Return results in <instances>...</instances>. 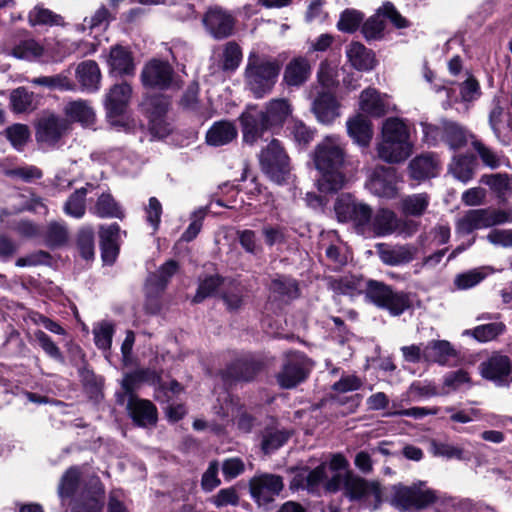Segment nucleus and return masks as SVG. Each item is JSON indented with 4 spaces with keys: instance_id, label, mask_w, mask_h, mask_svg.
Listing matches in <instances>:
<instances>
[{
    "instance_id": "obj_1",
    "label": "nucleus",
    "mask_w": 512,
    "mask_h": 512,
    "mask_svg": "<svg viewBox=\"0 0 512 512\" xmlns=\"http://www.w3.org/2000/svg\"><path fill=\"white\" fill-rule=\"evenodd\" d=\"M345 158L344 144L337 135L326 136L315 146L313 160L316 169L322 174L318 180L322 192L333 193L343 188L345 175L342 168Z\"/></svg>"
},
{
    "instance_id": "obj_2",
    "label": "nucleus",
    "mask_w": 512,
    "mask_h": 512,
    "mask_svg": "<svg viewBox=\"0 0 512 512\" xmlns=\"http://www.w3.org/2000/svg\"><path fill=\"white\" fill-rule=\"evenodd\" d=\"M280 71L279 60L252 50L244 70L245 85L256 99L264 98L273 91Z\"/></svg>"
},
{
    "instance_id": "obj_3",
    "label": "nucleus",
    "mask_w": 512,
    "mask_h": 512,
    "mask_svg": "<svg viewBox=\"0 0 512 512\" xmlns=\"http://www.w3.org/2000/svg\"><path fill=\"white\" fill-rule=\"evenodd\" d=\"M512 223V209L480 208L466 211L456 220V233L471 235L474 231Z\"/></svg>"
},
{
    "instance_id": "obj_4",
    "label": "nucleus",
    "mask_w": 512,
    "mask_h": 512,
    "mask_svg": "<svg viewBox=\"0 0 512 512\" xmlns=\"http://www.w3.org/2000/svg\"><path fill=\"white\" fill-rule=\"evenodd\" d=\"M365 297L381 309H386L392 316H399L411 307L409 294L395 291L391 286L377 280H368Z\"/></svg>"
},
{
    "instance_id": "obj_5",
    "label": "nucleus",
    "mask_w": 512,
    "mask_h": 512,
    "mask_svg": "<svg viewBox=\"0 0 512 512\" xmlns=\"http://www.w3.org/2000/svg\"><path fill=\"white\" fill-rule=\"evenodd\" d=\"M334 211L339 222L353 224L355 231L363 236L369 234L372 208L351 194H341L335 201Z\"/></svg>"
},
{
    "instance_id": "obj_6",
    "label": "nucleus",
    "mask_w": 512,
    "mask_h": 512,
    "mask_svg": "<svg viewBox=\"0 0 512 512\" xmlns=\"http://www.w3.org/2000/svg\"><path fill=\"white\" fill-rule=\"evenodd\" d=\"M313 368V362L301 351H288L283 354L281 368L275 375L282 389H293L303 383Z\"/></svg>"
},
{
    "instance_id": "obj_7",
    "label": "nucleus",
    "mask_w": 512,
    "mask_h": 512,
    "mask_svg": "<svg viewBox=\"0 0 512 512\" xmlns=\"http://www.w3.org/2000/svg\"><path fill=\"white\" fill-rule=\"evenodd\" d=\"M262 171L275 183L282 184L290 176V159L281 142L272 139L259 155Z\"/></svg>"
},
{
    "instance_id": "obj_8",
    "label": "nucleus",
    "mask_w": 512,
    "mask_h": 512,
    "mask_svg": "<svg viewBox=\"0 0 512 512\" xmlns=\"http://www.w3.org/2000/svg\"><path fill=\"white\" fill-rule=\"evenodd\" d=\"M437 499L435 492L426 486L425 482H418L411 486H394L392 504L401 511L420 510L433 504Z\"/></svg>"
},
{
    "instance_id": "obj_9",
    "label": "nucleus",
    "mask_w": 512,
    "mask_h": 512,
    "mask_svg": "<svg viewBox=\"0 0 512 512\" xmlns=\"http://www.w3.org/2000/svg\"><path fill=\"white\" fill-rule=\"evenodd\" d=\"M369 224V234L367 236L383 237L395 232L410 236L418 229L416 223L411 220H400L394 211L387 208H380L374 214L372 213Z\"/></svg>"
},
{
    "instance_id": "obj_10",
    "label": "nucleus",
    "mask_w": 512,
    "mask_h": 512,
    "mask_svg": "<svg viewBox=\"0 0 512 512\" xmlns=\"http://www.w3.org/2000/svg\"><path fill=\"white\" fill-rule=\"evenodd\" d=\"M239 121L243 141L247 144L253 145L263 137L265 132L274 133L262 110L256 106L247 107L240 115Z\"/></svg>"
},
{
    "instance_id": "obj_11",
    "label": "nucleus",
    "mask_w": 512,
    "mask_h": 512,
    "mask_svg": "<svg viewBox=\"0 0 512 512\" xmlns=\"http://www.w3.org/2000/svg\"><path fill=\"white\" fill-rule=\"evenodd\" d=\"M202 22L209 34L217 40L232 35L235 26V19L232 14L220 6L209 7L203 16Z\"/></svg>"
},
{
    "instance_id": "obj_12",
    "label": "nucleus",
    "mask_w": 512,
    "mask_h": 512,
    "mask_svg": "<svg viewBox=\"0 0 512 512\" xmlns=\"http://www.w3.org/2000/svg\"><path fill=\"white\" fill-rule=\"evenodd\" d=\"M141 81L146 87L165 90L173 84L174 70L167 62L152 60L143 68Z\"/></svg>"
},
{
    "instance_id": "obj_13",
    "label": "nucleus",
    "mask_w": 512,
    "mask_h": 512,
    "mask_svg": "<svg viewBox=\"0 0 512 512\" xmlns=\"http://www.w3.org/2000/svg\"><path fill=\"white\" fill-rule=\"evenodd\" d=\"M398 177L392 167L377 166L367 183L370 192L378 197L394 198L397 194Z\"/></svg>"
},
{
    "instance_id": "obj_14",
    "label": "nucleus",
    "mask_w": 512,
    "mask_h": 512,
    "mask_svg": "<svg viewBox=\"0 0 512 512\" xmlns=\"http://www.w3.org/2000/svg\"><path fill=\"white\" fill-rule=\"evenodd\" d=\"M489 126L495 137L504 144L512 138V114L505 110L500 97H494L488 116Z\"/></svg>"
},
{
    "instance_id": "obj_15",
    "label": "nucleus",
    "mask_w": 512,
    "mask_h": 512,
    "mask_svg": "<svg viewBox=\"0 0 512 512\" xmlns=\"http://www.w3.org/2000/svg\"><path fill=\"white\" fill-rule=\"evenodd\" d=\"M480 372L483 378L493 381L496 385L505 386L509 383L512 363L508 356L493 353L480 364Z\"/></svg>"
},
{
    "instance_id": "obj_16",
    "label": "nucleus",
    "mask_w": 512,
    "mask_h": 512,
    "mask_svg": "<svg viewBox=\"0 0 512 512\" xmlns=\"http://www.w3.org/2000/svg\"><path fill=\"white\" fill-rule=\"evenodd\" d=\"M282 489V478L277 475L265 474L250 481L251 496L259 505L272 502Z\"/></svg>"
},
{
    "instance_id": "obj_17",
    "label": "nucleus",
    "mask_w": 512,
    "mask_h": 512,
    "mask_svg": "<svg viewBox=\"0 0 512 512\" xmlns=\"http://www.w3.org/2000/svg\"><path fill=\"white\" fill-rule=\"evenodd\" d=\"M346 496L351 500L379 503L381 489L378 483L368 482L358 476L347 474L344 482Z\"/></svg>"
},
{
    "instance_id": "obj_18",
    "label": "nucleus",
    "mask_w": 512,
    "mask_h": 512,
    "mask_svg": "<svg viewBox=\"0 0 512 512\" xmlns=\"http://www.w3.org/2000/svg\"><path fill=\"white\" fill-rule=\"evenodd\" d=\"M68 128L67 121L54 114L43 116L36 124V139L40 143L54 146Z\"/></svg>"
},
{
    "instance_id": "obj_19",
    "label": "nucleus",
    "mask_w": 512,
    "mask_h": 512,
    "mask_svg": "<svg viewBox=\"0 0 512 512\" xmlns=\"http://www.w3.org/2000/svg\"><path fill=\"white\" fill-rule=\"evenodd\" d=\"M377 254L383 264L388 266H401L410 263L416 256L417 248L411 244L388 245L376 244Z\"/></svg>"
},
{
    "instance_id": "obj_20",
    "label": "nucleus",
    "mask_w": 512,
    "mask_h": 512,
    "mask_svg": "<svg viewBox=\"0 0 512 512\" xmlns=\"http://www.w3.org/2000/svg\"><path fill=\"white\" fill-rule=\"evenodd\" d=\"M127 410L133 422L139 427H152L157 423V408L149 400L131 395L128 398Z\"/></svg>"
},
{
    "instance_id": "obj_21",
    "label": "nucleus",
    "mask_w": 512,
    "mask_h": 512,
    "mask_svg": "<svg viewBox=\"0 0 512 512\" xmlns=\"http://www.w3.org/2000/svg\"><path fill=\"white\" fill-rule=\"evenodd\" d=\"M311 73L312 67L306 57H294L285 66L282 83L289 88H299L309 80Z\"/></svg>"
},
{
    "instance_id": "obj_22",
    "label": "nucleus",
    "mask_w": 512,
    "mask_h": 512,
    "mask_svg": "<svg viewBox=\"0 0 512 512\" xmlns=\"http://www.w3.org/2000/svg\"><path fill=\"white\" fill-rule=\"evenodd\" d=\"M105 490L101 481L96 478L90 482L76 502L71 512H102L104 506Z\"/></svg>"
},
{
    "instance_id": "obj_23",
    "label": "nucleus",
    "mask_w": 512,
    "mask_h": 512,
    "mask_svg": "<svg viewBox=\"0 0 512 512\" xmlns=\"http://www.w3.org/2000/svg\"><path fill=\"white\" fill-rule=\"evenodd\" d=\"M120 232L117 223L101 225L99 228L101 256L105 263L112 264L118 255Z\"/></svg>"
},
{
    "instance_id": "obj_24",
    "label": "nucleus",
    "mask_w": 512,
    "mask_h": 512,
    "mask_svg": "<svg viewBox=\"0 0 512 512\" xmlns=\"http://www.w3.org/2000/svg\"><path fill=\"white\" fill-rule=\"evenodd\" d=\"M412 143L392 140L389 136H382L377 146L380 159L388 163H399L406 160L412 153Z\"/></svg>"
},
{
    "instance_id": "obj_25",
    "label": "nucleus",
    "mask_w": 512,
    "mask_h": 512,
    "mask_svg": "<svg viewBox=\"0 0 512 512\" xmlns=\"http://www.w3.org/2000/svg\"><path fill=\"white\" fill-rule=\"evenodd\" d=\"M360 109L373 117H382L390 110L389 98L375 88H367L360 94Z\"/></svg>"
},
{
    "instance_id": "obj_26",
    "label": "nucleus",
    "mask_w": 512,
    "mask_h": 512,
    "mask_svg": "<svg viewBox=\"0 0 512 512\" xmlns=\"http://www.w3.org/2000/svg\"><path fill=\"white\" fill-rule=\"evenodd\" d=\"M132 88L127 83L115 84L105 98V108L109 117L122 115L129 103Z\"/></svg>"
},
{
    "instance_id": "obj_27",
    "label": "nucleus",
    "mask_w": 512,
    "mask_h": 512,
    "mask_svg": "<svg viewBox=\"0 0 512 512\" xmlns=\"http://www.w3.org/2000/svg\"><path fill=\"white\" fill-rule=\"evenodd\" d=\"M75 76L82 91L94 93L100 89L101 71L94 60H85L79 63L75 70Z\"/></svg>"
},
{
    "instance_id": "obj_28",
    "label": "nucleus",
    "mask_w": 512,
    "mask_h": 512,
    "mask_svg": "<svg viewBox=\"0 0 512 512\" xmlns=\"http://www.w3.org/2000/svg\"><path fill=\"white\" fill-rule=\"evenodd\" d=\"M263 362L254 357L235 360L226 369V376L239 381H251L263 369Z\"/></svg>"
},
{
    "instance_id": "obj_29",
    "label": "nucleus",
    "mask_w": 512,
    "mask_h": 512,
    "mask_svg": "<svg viewBox=\"0 0 512 512\" xmlns=\"http://www.w3.org/2000/svg\"><path fill=\"white\" fill-rule=\"evenodd\" d=\"M292 110V105L289 100L285 98H274L266 103L265 110H262V112L272 130L276 132L283 127L287 118L292 114Z\"/></svg>"
},
{
    "instance_id": "obj_30",
    "label": "nucleus",
    "mask_w": 512,
    "mask_h": 512,
    "mask_svg": "<svg viewBox=\"0 0 512 512\" xmlns=\"http://www.w3.org/2000/svg\"><path fill=\"white\" fill-rule=\"evenodd\" d=\"M456 357V350L447 340H432L424 345L425 363H437L443 366Z\"/></svg>"
},
{
    "instance_id": "obj_31",
    "label": "nucleus",
    "mask_w": 512,
    "mask_h": 512,
    "mask_svg": "<svg viewBox=\"0 0 512 512\" xmlns=\"http://www.w3.org/2000/svg\"><path fill=\"white\" fill-rule=\"evenodd\" d=\"M64 114L73 122L84 127H92L96 121V114L90 102L83 99L69 101L63 109Z\"/></svg>"
},
{
    "instance_id": "obj_32",
    "label": "nucleus",
    "mask_w": 512,
    "mask_h": 512,
    "mask_svg": "<svg viewBox=\"0 0 512 512\" xmlns=\"http://www.w3.org/2000/svg\"><path fill=\"white\" fill-rule=\"evenodd\" d=\"M312 111L317 120L325 125L332 124L339 116L338 103L330 93H320L313 101Z\"/></svg>"
},
{
    "instance_id": "obj_33",
    "label": "nucleus",
    "mask_w": 512,
    "mask_h": 512,
    "mask_svg": "<svg viewBox=\"0 0 512 512\" xmlns=\"http://www.w3.org/2000/svg\"><path fill=\"white\" fill-rule=\"evenodd\" d=\"M413 179L424 180L435 177L439 170V160L434 153H425L415 157L409 164Z\"/></svg>"
},
{
    "instance_id": "obj_34",
    "label": "nucleus",
    "mask_w": 512,
    "mask_h": 512,
    "mask_svg": "<svg viewBox=\"0 0 512 512\" xmlns=\"http://www.w3.org/2000/svg\"><path fill=\"white\" fill-rule=\"evenodd\" d=\"M94 189V185L87 183L85 186L72 192L63 204V212L68 217L82 219L87 210L86 196Z\"/></svg>"
},
{
    "instance_id": "obj_35",
    "label": "nucleus",
    "mask_w": 512,
    "mask_h": 512,
    "mask_svg": "<svg viewBox=\"0 0 512 512\" xmlns=\"http://www.w3.org/2000/svg\"><path fill=\"white\" fill-rule=\"evenodd\" d=\"M238 131L234 123L221 120L215 122L206 133V142L210 146L219 147L232 142Z\"/></svg>"
},
{
    "instance_id": "obj_36",
    "label": "nucleus",
    "mask_w": 512,
    "mask_h": 512,
    "mask_svg": "<svg viewBox=\"0 0 512 512\" xmlns=\"http://www.w3.org/2000/svg\"><path fill=\"white\" fill-rule=\"evenodd\" d=\"M346 55L351 65L360 71H368L375 66L374 53L360 42H352L347 46Z\"/></svg>"
},
{
    "instance_id": "obj_37",
    "label": "nucleus",
    "mask_w": 512,
    "mask_h": 512,
    "mask_svg": "<svg viewBox=\"0 0 512 512\" xmlns=\"http://www.w3.org/2000/svg\"><path fill=\"white\" fill-rule=\"evenodd\" d=\"M443 132V142L451 150H458L463 148L468 143V140H471V136H474L473 134H470L468 130L461 124L446 119L443 120Z\"/></svg>"
},
{
    "instance_id": "obj_38",
    "label": "nucleus",
    "mask_w": 512,
    "mask_h": 512,
    "mask_svg": "<svg viewBox=\"0 0 512 512\" xmlns=\"http://www.w3.org/2000/svg\"><path fill=\"white\" fill-rule=\"evenodd\" d=\"M108 64L111 71L118 75H132L134 63L131 52L122 46H114L110 50Z\"/></svg>"
},
{
    "instance_id": "obj_39",
    "label": "nucleus",
    "mask_w": 512,
    "mask_h": 512,
    "mask_svg": "<svg viewBox=\"0 0 512 512\" xmlns=\"http://www.w3.org/2000/svg\"><path fill=\"white\" fill-rule=\"evenodd\" d=\"M430 200V195L425 192L407 195L400 200L399 209L407 217H421L428 209Z\"/></svg>"
},
{
    "instance_id": "obj_40",
    "label": "nucleus",
    "mask_w": 512,
    "mask_h": 512,
    "mask_svg": "<svg viewBox=\"0 0 512 512\" xmlns=\"http://www.w3.org/2000/svg\"><path fill=\"white\" fill-rule=\"evenodd\" d=\"M91 212L99 218H118L124 217V211L114 197L104 192L98 196Z\"/></svg>"
},
{
    "instance_id": "obj_41",
    "label": "nucleus",
    "mask_w": 512,
    "mask_h": 512,
    "mask_svg": "<svg viewBox=\"0 0 512 512\" xmlns=\"http://www.w3.org/2000/svg\"><path fill=\"white\" fill-rule=\"evenodd\" d=\"M30 83L35 86H43L50 90L76 91L77 85L70 78L68 72H62L51 76H39L32 78Z\"/></svg>"
},
{
    "instance_id": "obj_42",
    "label": "nucleus",
    "mask_w": 512,
    "mask_h": 512,
    "mask_svg": "<svg viewBox=\"0 0 512 512\" xmlns=\"http://www.w3.org/2000/svg\"><path fill=\"white\" fill-rule=\"evenodd\" d=\"M349 136L359 145L367 146L372 138L371 122L361 115L347 121Z\"/></svg>"
},
{
    "instance_id": "obj_43",
    "label": "nucleus",
    "mask_w": 512,
    "mask_h": 512,
    "mask_svg": "<svg viewBox=\"0 0 512 512\" xmlns=\"http://www.w3.org/2000/svg\"><path fill=\"white\" fill-rule=\"evenodd\" d=\"M242 49L235 41L224 44L220 55L218 69L223 72H234L242 61Z\"/></svg>"
},
{
    "instance_id": "obj_44",
    "label": "nucleus",
    "mask_w": 512,
    "mask_h": 512,
    "mask_svg": "<svg viewBox=\"0 0 512 512\" xmlns=\"http://www.w3.org/2000/svg\"><path fill=\"white\" fill-rule=\"evenodd\" d=\"M178 264L174 260H168L160 268L149 275L147 286L155 292L163 291L170 278L176 273Z\"/></svg>"
},
{
    "instance_id": "obj_45",
    "label": "nucleus",
    "mask_w": 512,
    "mask_h": 512,
    "mask_svg": "<svg viewBox=\"0 0 512 512\" xmlns=\"http://www.w3.org/2000/svg\"><path fill=\"white\" fill-rule=\"evenodd\" d=\"M95 233L91 226L81 227L76 235V247L81 257L92 260L95 255Z\"/></svg>"
},
{
    "instance_id": "obj_46",
    "label": "nucleus",
    "mask_w": 512,
    "mask_h": 512,
    "mask_svg": "<svg viewBox=\"0 0 512 512\" xmlns=\"http://www.w3.org/2000/svg\"><path fill=\"white\" fill-rule=\"evenodd\" d=\"M28 21L31 26H62L64 24V19L61 15L39 5L29 12Z\"/></svg>"
},
{
    "instance_id": "obj_47",
    "label": "nucleus",
    "mask_w": 512,
    "mask_h": 512,
    "mask_svg": "<svg viewBox=\"0 0 512 512\" xmlns=\"http://www.w3.org/2000/svg\"><path fill=\"white\" fill-rule=\"evenodd\" d=\"M10 108L15 113H25L35 108L34 94L25 87H18L10 93Z\"/></svg>"
},
{
    "instance_id": "obj_48",
    "label": "nucleus",
    "mask_w": 512,
    "mask_h": 512,
    "mask_svg": "<svg viewBox=\"0 0 512 512\" xmlns=\"http://www.w3.org/2000/svg\"><path fill=\"white\" fill-rule=\"evenodd\" d=\"M487 276L485 268H473L457 274L453 284L457 290H468L480 284Z\"/></svg>"
},
{
    "instance_id": "obj_49",
    "label": "nucleus",
    "mask_w": 512,
    "mask_h": 512,
    "mask_svg": "<svg viewBox=\"0 0 512 512\" xmlns=\"http://www.w3.org/2000/svg\"><path fill=\"white\" fill-rule=\"evenodd\" d=\"M43 47L34 39H25L16 44L11 51V54L22 60L33 61L43 55Z\"/></svg>"
},
{
    "instance_id": "obj_50",
    "label": "nucleus",
    "mask_w": 512,
    "mask_h": 512,
    "mask_svg": "<svg viewBox=\"0 0 512 512\" xmlns=\"http://www.w3.org/2000/svg\"><path fill=\"white\" fill-rule=\"evenodd\" d=\"M382 136H389L392 140L411 143L407 125L398 118H388L383 123Z\"/></svg>"
},
{
    "instance_id": "obj_51",
    "label": "nucleus",
    "mask_w": 512,
    "mask_h": 512,
    "mask_svg": "<svg viewBox=\"0 0 512 512\" xmlns=\"http://www.w3.org/2000/svg\"><path fill=\"white\" fill-rule=\"evenodd\" d=\"M505 331V325L502 322H492L476 326L473 329L466 330L465 335H470L479 342H488L494 340Z\"/></svg>"
},
{
    "instance_id": "obj_52",
    "label": "nucleus",
    "mask_w": 512,
    "mask_h": 512,
    "mask_svg": "<svg viewBox=\"0 0 512 512\" xmlns=\"http://www.w3.org/2000/svg\"><path fill=\"white\" fill-rule=\"evenodd\" d=\"M69 239L68 227L64 222H50L45 232L46 244L51 247L65 245Z\"/></svg>"
},
{
    "instance_id": "obj_53",
    "label": "nucleus",
    "mask_w": 512,
    "mask_h": 512,
    "mask_svg": "<svg viewBox=\"0 0 512 512\" xmlns=\"http://www.w3.org/2000/svg\"><path fill=\"white\" fill-rule=\"evenodd\" d=\"M227 279L219 275H211L200 281L197 292L193 298L194 303H200L205 298L213 296L217 289L226 285Z\"/></svg>"
},
{
    "instance_id": "obj_54",
    "label": "nucleus",
    "mask_w": 512,
    "mask_h": 512,
    "mask_svg": "<svg viewBox=\"0 0 512 512\" xmlns=\"http://www.w3.org/2000/svg\"><path fill=\"white\" fill-rule=\"evenodd\" d=\"M471 145L485 166L491 169H496L500 166L501 161L498 153L481 140L471 136Z\"/></svg>"
},
{
    "instance_id": "obj_55",
    "label": "nucleus",
    "mask_w": 512,
    "mask_h": 512,
    "mask_svg": "<svg viewBox=\"0 0 512 512\" xmlns=\"http://www.w3.org/2000/svg\"><path fill=\"white\" fill-rule=\"evenodd\" d=\"M327 468V465L322 463L305 475H301V487L309 492L318 491L320 485L327 478Z\"/></svg>"
},
{
    "instance_id": "obj_56",
    "label": "nucleus",
    "mask_w": 512,
    "mask_h": 512,
    "mask_svg": "<svg viewBox=\"0 0 512 512\" xmlns=\"http://www.w3.org/2000/svg\"><path fill=\"white\" fill-rule=\"evenodd\" d=\"M80 471L77 467L69 468L61 478L58 487V494L61 498H69L74 495L78 488Z\"/></svg>"
},
{
    "instance_id": "obj_57",
    "label": "nucleus",
    "mask_w": 512,
    "mask_h": 512,
    "mask_svg": "<svg viewBox=\"0 0 512 512\" xmlns=\"http://www.w3.org/2000/svg\"><path fill=\"white\" fill-rule=\"evenodd\" d=\"M4 134L16 150H22L30 137L28 126L20 123L7 127Z\"/></svg>"
},
{
    "instance_id": "obj_58",
    "label": "nucleus",
    "mask_w": 512,
    "mask_h": 512,
    "mask_svg": "<svg viewBox=\"0 0 512 512\" xmlns=\"http://www.w3.org/2000/svg\"><path fill=\"white\" fill-rule=\"evenodd\" d=\"M364 19L363 13L355 9H346L340 14L337 28L341 32L353 33L361 25Z\"/></svg>"
},
{
    "instance_id": "obj_59",
    "label": "nucleus",
    "mask_w": 512,
    "mask_h": 512,
    "mask_svg": "<svg viewBox=\"0 0 512 512\" xmlns=\"http://www.w3.org/2000/svg\"><path fill=\"white\" fill-rule=\"evenodd\" d=\"M271 290L281 296L296 298L299 294L297 281L287 276H277L271 282Z\"/></svg>"
},
{
    "instance_id": "obj_60",
    "label": "nucleus",
    "mask_w": 512,
    "mask_h": 512,
    "mask_svg": "<svg viewBox=\"0 0 512 512\" xmlns=\"http://www.w3.org/2000/svg\"><path fill=\"white\" fill-rule=\"evenodd\" d=\"M168 106L169 101L163 95L149 96L142 102V107L148 118L165 116Z\"/></svg>"
},
{
    "instance_id": "obj_61",
    "label": "nucleus",
    "mask_w": 512,
    "mask_h": 512,
    "mask_svg": "<svg viewBox=\"0 0 512 512\" xmlns=\"http://www.w3.org/2000/svg\"><path fill=\"white\" fill-rule=\"evenodd\" d=\"M385 29L383 15L378 12L367 19L362 26V33L367 40H377L382 38Z\"/></svg>"
},
{
    "instance_id": "obj_62",
    "label": "nucleus",
    "mask_w": 512,
    "mask_h": 512,
    "mask_svg": "<svg viewBox=\"0 0 512 512\" xmlns=\"http://www.w3.org/2000/svg\"><path fill=\"white\" fill-rule=\"evenodd\" d=\"M35 340L47 356L60 363L64 362V356L60 348L52 340V338L42 330L34 332Z\"/></svg>"
},
{
    "instance_id": "obj_63",
    "label": "nucleus",
    "mask_w": 512,
    "mask_h": 512,
    "mask_svg": "<svg viewBox=\"0 0 512 512\" xmlns=\"http://www.w3.org/2000/svg\"><path fill=\"white\" fill-rule=\"evenodd\" d=\"M207 215V208L200 207L190 215V224L181 235V240L184 242H191L200 233L203 221Z\"/></svg>"
},
{
    "instance_id": "obj_64",
    "label": "nucleus",
    "mask_w": 512,
    "mask_h": 512,
    "mask_svg": "<svg viewBox=\"0 0 512 512\" xmlns=\"http://www.w3.org/2000/svg\"><path fill=\"white\" fill-rule=\"evenodd\" d=\"M482 182L502 196L512 190V179L507 174L485 175Z\"/></svg>"
}]
</instances>
